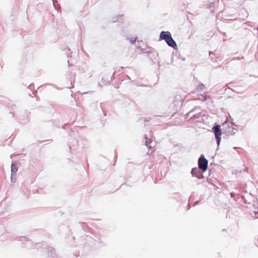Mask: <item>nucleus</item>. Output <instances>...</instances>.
<instances>
[{
  "instance_id": "20e7f679",
  "label": "nucleus",
  "mask_w": 258,
  "mask_h": 258,
  "mask_svg": "<svg viewBox=\"0 0 258 258\" xmlns=\"http://www.w3.org/2000/svg\"><path fill=\"white\" fill-rule=\"evenodd\" d=\"M224 126V133L228 136H234L237 132V129L228 124L223 125Z\"/></svg>"
},
{
  "instance_id": "0eeeda50",
  "label": "nucleus",
  "mask_w": 258,
  "mask_h": 258,
  "mask_svg": "<svg viewBox=\"0 0 258 258\" xmlns=\"http://www.w3.org/2000/svg\"><path fill=\"white\" fill-rule=\"evenodd\" d=\"M233 118L231 117V116L229 114L228 116L227 117V119L225 123L223 124V125H226L227 122H230L232 125H234L236 127L238 126V125L236 124L233 122Z\"/></svg>"
},
{
  "instance_id": "f257e3e1",
  "label": "nucleus",
  "mask_w": 258,
  "mask_h": 258,
  "mask_svg": "<svg viewBox=\"0 0 258 258\" xmlns=\"http://www.w3.org/2000/svg\"><path fill=\"white\" fill-rule=\"evenodd\" d=\"M159 38L161 40H164L168 46L172 48H175L177 46L176 43L169 31H162L160 34Z\"/></svg>"
},
{
  "instance_id": "ddd939ff",
  "label": "nucleus",
  "mask_w": 258,
  "mask_h": 258,
  "mask_svg": "<svg viewBox=\"0 0 258 258\" xmlns=\"http://www.w3.org/2000/svg\"><path fill=\"white\" fill-rule=\"evenodd\" d=\"M90 94V95H92L93 94V92L92 91H89V92H83L82 93V95H84V94Z\"/></svg>"
},
{
  "instance_id": "a211bd4d",
  "label": "nucleus",
  "mask_w": 258,
  "mask_h": 258,
  "mask_svg": "<svg viewBox=\"0 0 258 258\" xmlns=\"http://www.w3.org/2000/svg\"><path fill=\"white\" fill-rule=\"evenodd\" d=\"M256 30H257V31H258V27H257Z\"/></svg>"
},
{
  "instance_id": "9b49d317",
  "label": "nucleus",
  "mask_w": 258,
  "mask_h": 258,
  "mask_svg": "<svg viewBox=\"0 0 258 258\" xmlns=\"http://www.w3.org/2000/svg\"><path fill=\"white\" fill-rule=\"evenodd\" d=\"M136 38H137L131 37L128 38V39L130 40V41L132 44H134L136 42Z\"/></svg>"
},
{
  "instance_id": "2eb2a0df",
  "label": "nucleus",
  "mask_w": 258,
  "mask_h": 258,
  "mask_svg": "<svg viewBox=\"0 0 258 258\" xmlns=\"http://www.w3.org/2000/svg\"><path fill=\"white\" fill-rule=\"evenodd\" d=\"M67 56H71L70 54L67 53Z\"/></svg>"
},
{
  "instance_id": "f03ea898",
  "label": "nucleus",
  "mask_w": 258,
  "mask_h": 258,
  "mask_svg": "<svg viewBox=\"0 0 258 258\" xmlns=\"http://www.w3.org/2000/svg\"><path fill=\"white\" fill-rule=\"evenodd\" d=\"M208 160L203 155H201L198 160V166L199 169L203 172L206 171L208 168Z\"/></svg>"
},
{
  "instance_id": "f3484780",
  "label": "nucleus",
  "mask_w": 258,
  "mask_h": 258,
  "mask_svg": "<svg viewBox=\"0 0 258 258\" xmlns=\"http://www.w3.org/2000/svg\"><path fill=\"white\" fill-rule=\"evenodd\" d=\"M149 120H150V118H149V119H147V121H149Z\"/></svg>"
},
{
  "instance_id": "7ed1b4c3",
  "label": "nucleus",
  "mask_w": 258,
  "mask_h": 258,
  "mask_svg": "<svg viewBox=\"0 0 258 258\" xmlns=\"http://www.w3.org/2000/svg\"><path fill=\"white\" fill-rule=\"evenodd\" d=\"M212 130L214 133L215 137L217 141V144L218 145V146H219L220 144L221 140V136L222 135V131L220 128V126L219 125L216 124L213 127Z\"/></svg>"
},
{
  "instance_id": "f8f14e48",
  "label": "nucleus",
  "mask_w": 258,
  "mask_h": 258,
  "mask_svg": "<svg viewBox=\"0 0 258 258\" xmlns=\"http://www.w3.org/2000/svg\"><path fill=\"white\" fill-rule=\"evenodd\" d=\"M214 4V3H213V2L210 3L209 4L206 5V8L207 9H210L213 6Z\"/></svg>"
},
{
  "instance_id": "dca6fc26",
  "label": "nucleus",
  "mask_w": 258,
  "mask_h": 258,
  "mask_svg": "<svg viewBox=\"0 0 258 258\" xmlns=\"http://www.w3.org/2000/svg\"><path fill=\"white\" fill-rule=\"evenodd\" d=\"M117 20V19L115 20H113L112 22H115L116 21V20Z\"/></svg>"
},
{
  "instance_id": "423d86ee",
  "label": "nucleus",
  "mask_w": 258,
  "mask_h": 258,
  "mask_svg": "<svg viewBox=\"0 0 258 258\" xmlns=\"http://www.w3.org/2000/svg\"><path fill=\"white\" fill-rule=\"evenodd\" d=\"M144 138L145 139V145L148 148V149H151L153 146L154 145V143H153L152 141L148 138L147 135H145Z\"/></svg>"
},
{
  "instance_id": "9d476101",
  "label": "nucleus",
  "mask_w": 258,
  "mask_h": 258,
  "mask_svg": "<svg viewBox=\"0 0 258 258\" xmlns=\"http://www.w3.org/2000/svg\"><path fill=\"white\" fill-rule=\"evenodd\" d=\"M48 254L49 256L54 257L55 254V249L52 247H50L48 249Z\"/></svg>"
},
{
  "instance_id": "39448f33",
  "label": "nucleus",
  "mask_w": 258,
  "mask_h": 258,
  "mask_svg": "<svg viewBox=\"0 0 258 258\" xmlns=\"http://www.w3.org/2000/svg\"><path fill=\"white\" fill-rule=\"evenodd\" d=\"M203 172L200 171V169L197 167L193 168L191 171V174L192 176L196 177L198 179H201L204 178Z\"/></svg>"
},
{
  "instance_id": "6e6552de",
  "label": "nucleus",
  "mask_w": 258,
  "mask_h": 258,
  "mask_svg": "<svg viewBox=\"0 0 258 258\" xmlns=\"http://www.w3.org/2000/svg\"><path fill=\"white\" fill-rule=\"evenodd\" d=\"M17 171L18 168L14 163H12L11 165V180H12L13 177L16 175Z\"/></svg>"
},
{
  "instance_id": "1a4fd4ad",
  "label": "nucleus",
  "mask_w": 258,
  "mask_h": 258,
  "mask_svg": "<svg viewBox=\"0 0 258 258\" xmlns=\"http://www.w3.org/2000/svg\"><path fill=\"white\" fill-rule=\"evenodd\" d=\"M197 89L198 91L204 93L206 87L204 84L200 83L198 86Z\"/></svg>"
},
{
  "instance_id": "4468645a",
  "label": "nucleus",
  "mask_w": 258,
  "mask_h": 258,
  "mask_svg": "<svg viewBox=\"0 0 258 258\" xmlns=\"http://www.w3.org/2000/svg\"><path fill=\"white\" fill-rule=\"evenodd\" d=\"M56 3H57V1H53V6L55 8H56V6H55V5H56Z\"/></svg>"
}]
</instances>
